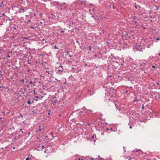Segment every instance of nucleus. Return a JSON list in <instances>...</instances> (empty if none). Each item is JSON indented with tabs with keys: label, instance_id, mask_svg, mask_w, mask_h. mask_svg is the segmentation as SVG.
Returning a JSON list of instances; mask_svg holds the SVG:
<instances>
[{
	"label": "nucleus",
	"instance_id": "412c9836",
	"mask_svg": "<svg viewBox=\"0 0 160 160\" xmlns=\"http://www.w3.org/2000/svg\"><path fill=\"white\" fill-rule=\"evenodd\" d=\"M51 135H52V137H53V132H51Z\"/></svg>",
	"mask_w": 160,
	"mask_h": 160
},
{
	"label": "nucleus",
	"instance_id": "e433bc0d",
	"mask_svg": "<svg viewBox=\"0 0 160 160\" xmlns=\"http://www.w3.org/2000/svg\"><path fill=\"white\" fill-rule=\"evenodd\" d=\"M100 159L101 160H103V159L102 158H100Z\"/></svg>",
	"mask_w": 160,
	"mask_h": 160
},
{
	"label": "nucleus",
	"instance_id": "79ce46f5",
	"mask_svg": "<svg viewBox=\"0 0 160 160\" xmlns=\"http://www.w3.org/2000/svg\"><path fill=\"white\" fill-rule=\"evenodd\" d=\"M20 130L22 132V133H23V132L22 131V129H20Z\"/></svg>",
	"mask_w": 160,
	"mask_h": 160
},
{
	"label": "nucleus",
	"instance_id": "a878e982",
	"mask_svg": "<svg viewBox=\"0 0 160 160\" xmlns=\"http://www.w3.org/2000/svg\"><path fill=\"white\" fill-rule=\"evenodd\" d=\"M42 148H43V149H44L45 148V147H44V146L43 145H42Z\"/></svg>",
	"mask_w": 160,
	"mask_h": 160
},
{
	"label": "nucleus",
	"instance_id": "cd10ccee",
	"mask_svg": "<svg viewBox=\"0 0 160 160\" xmlns=\"http://www.w3.org/2000/svg\"><path fill=\"white\" fill-rule=\"evenodd\" d=\"M0 7H4V6L3 5H0Z\"/></svg>",
	"mask_w": 160,
	"mask_h": 160
},
{
	"label": "nucleus",
	"instance_id": "c9c22d12",
	"mask_svg": "<svg viewBox=\"0 0 160 160\" xmlns=\"http://www.w3.org/2000/svg\"><path fill=\"white\" fill-rule=\"evenodd\" d=\"M134 22H135L136 23H138V22H137L136 21H135Z\"/></svg>",
	"mask_w": 160,
	"mask_h": 160
},
{
	"label": "nucleus",
	"instance_id": "37998d69",
	"mask_svg": "<svg viewBox=\"0 0 160 160\" xmlns=\"http://www.w3.org/2000/svg\"><path fill=\"white\" fill-rule=\"evenodd\" d=\"M3 2H3V1H2V2H1V4H2L3 3Z\"/></svg>",
	"mask_w": 160,
	"mask_h": 160
},
{
	"label": "nucleus",
	"instance_id": "ea45409f",
	"mask_svg": "<svg viewBox=\"0 0 160 160\" xmlns=\"http://www.w3.org/2000/svg\"><path fill=\"white\" fill-rule=\"evenodd\" d=\"M129 128H130V129H131V128H132V126H130L129 127Z\"/></svg>",
	"mask_w": 160,
	"mask_h": 160
},
{
	"label": "nucleus",
	"instance_id": "0eeeda50",
	"mask_svg": "<svg viewBox=\"0 0 160 160\" xmlns=\"http://www.w3.org/2000/svg\"><path fill=\"white\" fill-rule=\"evenodd\" d=\"M99 2L100 3H101L102 4H104L105 3V2L104 0H100Z\"/></svg>",
	"mask_w": 160,
	"mask_h": 160
},
{
	"label": "nucleus",
	"instance_id": "f8f14e48",
	"mask_svg": "<svg viewBox=\"0 0 160 160\" xmlns=\"http://www.w3.org/2000/svg\"><path fill=\"white\" fill-rule=\"evenodd\" d=\"M27 62H28V63L29 64H30L31 63V60H28Z\"/></svg>",
	"mask_w": 160,
	"mask_h": 160
},
{
	"label": "nucleus",
	"instance_id": "6e6d98bb",
	"mask_svg": "<svg viewBox=\"0 0 160 160\" xmlns=\"http://www.w3.org/2000/svg\"><path fill=\"white\" fill-rule=\"evenodd\" d=\"M141 69L142 70H144L143 68H142Z\"/></svg>",
	"mask_w": 160,
	"mask_h": 160
},
{
	"label": "nucleus",
	"instance_id": "6e6552de",
	"mask_svg": "<svg viewBox=\"0 0 160 160\" xmlns=\"http://www.w3.org/2000/svg\"><path fill=\"white\" fill-rule=\"evenodd\" d=\"M25 11L23 9L21 8L19 11V12L20 13L23 12Z\"/></svg>",
	"mask_w": 160,
	"mask_h": 160
},
{
	"label": "nucleus",
	"instance_id": "c756f323",
	"mask_svg": "<svg viewBox=\"0 0 160 160\" xmlns=\"http://www.w3.org/2000/svg\"><path fill=\"white\" fill-rule=\"evenodd\" d=\"M152 67L153 68H155V66H153V65L152 66Z\"/></svg>",
	"mask_w": 160,
	"mask_h": 160
},
{
	"label": "nucleus",
	"instance_id": "3c124183",
	"mask_svg": "<svg viewBox=\"0 0 160 160\" xmlns=\"http://www.w3.org/2000/svg\"><path fill=\"white\" fill-rule=\"evenodd\" d=\"M94 135H93L92 136V138H94Z\"/></svg>",
	"mask_w": 160,
	"mask_h": 160
},
{
	"label": "nucleus",
	"instance_id": "4468645a",
	"mask_svg": "<svg viewBox=\"0 0 160 160\" xmlns=\"http://www.w3.org/2000/svg\"><path fill=\"white\" fill-rule=\"evenodd\" d=\"M21 81L23 83L24 82V80L23 79H22L21 80Z\"/></svg>",
	"mask_w": 160,
	"mask_h": 160
},
{
	"label": "nucleus",
	"instance_id": "dca6fc26",
	"mask_svg": "<svg viewBox=\"0 0 160 160\" xmlns=\"http://www.w3.org/2000/svg\"><path fill=\"white\" fill-rule=\"evenodd\" d=\"M70 51L68 50H67L66 51V52L68 54L69 53Z\"/></svg>",
	"mask_w": 160,
	"mask_h": 160
},
{
	"label": "nucleus",
	"instance_id": "774afa93",
	"mask_svg": "<svg viewBox=\"0 0 160 160\" xmlns=\"http://www.w3.org/2000/svg\"><path fill=\"white\" fill-rule=\"evenodd\" d=\"M13 149H15V148L14 147V148H13Z\"/></svg>",
	"mask_w": 160,
	"mask_h": 160
},
{
	"label": "nucleus",
	"instance_id": "b1692460",
	"mask_svg": "<svg viewBox=\"0 0 160 160\" xmlns=\"http://www.w3.org/2000/svg\"><path fill=\"white\" fill-rule=\"evenodd\" d=\"M93 160V159L92 158H89V159H88L87 160Z\"/></svg>",
	"mask_w": 160,
	"mask_h": 160
},
{
	"label": "nucleus",
	"instance_id": "8fccbe9b",
	"mask_svg": "<svg viewBox=\"0 0 160 160\" xmlns=\"http://www.w3.org/2000/svg\"><path fill=\"white\" fill-rule=\"evenodd\" d=\"M28 82V80L27 79V80L26 81V82Z\"/></svg>",
	"mask_w": 160,
	"mask_h": 160
},
{
	"label": "nucleus",
	"instance_id": "f704fd0d",
	"mask_svg": "<svg viewBox=\"0 0 160 160\" xmlns=\"http://www.w3.org/2000/svg\"><path fill=\"white\" fill-rule=\"evenodd\" d=\"M20 115V116H21V117L22 118H23V116H22V114H21Z\"/></svg>",
	"mask_w": 160,
	"mask_h": 160
},
{
	"label": "nucleus",
	"instance_id": "5fc2aeb1",
	"mask_svg": "<svg viewBox=\"0 0 160 160\" xmlns=\"http://www.w3.org/2000/svg\"><path fill=\"white\" fill-rule=\"evenodd\" d=\"M13 29H16V28H13Z\"/></svg>",
	"mask_w": 160,
	"mask_h": 160
},
{
	"label": "nucleus",
	"instance_id": "a19ab883",
	"mask_svg": "<svg viewBox=\"0 0 160 160\" xmlns=\"http://www.w3.org/2000/svg\"><path fill=\"white\" fill-rule=\"evenodd\" d=\"M89 49H90V50H91V47H90V46H89Z\"/></svg>",
	"mask_w": 160,
	"mask_h": 160
},
{
	"label": "nucleus",
	"instance_id": "c03bdc74",
	"mask_svg": "<svg viewBox=\"0 0 160 160\" xmlns=\"http://www.w3.org/2000/svg\"><path fill=\"white\" fill-rule=\"evenodd\" d=\"M87 158H86L84 159V160H87Z\"/></svg>",
	"mask_w": 160,
	"mask_h": 160
},
{
	"label": "nucleus",
	"instance_id": "58836bf2",
	"mask_svg": "<svg viewBox=\"0 0 160 160\" xmlns=\"http://www.w3.org/2000/svg\"><path fill=\"white\" fill-rule=\"evenodd\" d=\"M7 57L8 58H10V56L9 55H8Z\"/></svg>",
	"mask_w": 160,
	"mask_h": 160
},
{
	"label": "nucleus",
	"instance_id": "473e14b6",
	"mask_svg": "<svg viewBox=\"0 0 160 160\" xmlns=\"http://www.w3.org/2000/svg\"><path fill=\"white\" fill-rule=\"evenodd\" d=\"M26 86L28 88H29V85H27Z\"/></svg>",
	"mask_w": 160,
	"mask_h": 160
},
{
	"label": "nucleus",
	"instance_id": "1a4fd4ad",
	"mask_svg": "<svg viewBox=\"0 0 160 160\" xmlns=\"http://www.w3.org/2000/svg\"><path fill=\"white\" fill-rule=\"evenodd\" d=\"M87 110H88L87 111L89 112L90 113H93V111L92 110H90V109H87Z\"/></svg>",
	"mask_w": 160,
	"mask_h": 160
},
{
	"label": "nucleus",
	"instance_id": "7c9ffc66",
	"mask_svg": "<svg viewBox=\"0 0 160 160\" xmlns=\"http://www.w3.org/2000/svg\"><path fill=\"white\" fill-rule=\"evenodd\" d=\"M2 113H3V115L5 114V112H2Z\"/></svg>",
	"mask_w": 160,
	"mask_h": 160
},
{
	"label": "nucleus",
	"instance_id": "f3484780",
	"mask_svg": "<svg viewBox=\"0 0 160 160\" xmlns=\"http://www.w3.org/2000/svg\"><path fill=\"white\" fill-rule=\"evenodd\" d=\"M29 83L30 84H34V82H32V81H31L29 82Z\"/></svg>",
	"mask_w": 160,
	"mask_h": 160
},
{
	"label": "nucleus",
	"instance_id": "aec40b11",
	"mask_svg": "<svg viewBox=\"0 0 160 160\" xmlns=\"http://www.w3.org/2000/svg\"><path fill=\"white\" fill-rule=\"evenodd\" d=\"M64 31H63V30H62V31H60V33H64Z\"/></svg>",
	"mask_w": 160,
	"mask_h": 160
},
{
	"label": "nucleus",
	"instance_id": "6ab92c4d",
	"mask_svg": "<svg viewBox=\"0 0 160 160\" xmlns=\"http://www.w3.org/2000/svg\"><path fill=\"white\" fill-rule=\"evenodd\" d=\"M156 40L158 41L160 40V38H157L156 39Z\"/></svg>",
	"mask_w": 160,
	"mask_h": 160
},
{
	"label": "nucleus",
	"instance_id": "2f4dec72",
	"mask_svg": "<svg viewBox=\"0 0 160 160\" xmlns=\"http://www.w3.org/2000/svg\"><path fill=\"white\" fill-rule=\"evenodd\" d=\"M115 104V105L116 106V108H118V107H117V105H116V104Z\"/></svg>",
	"mask_w": 160,
	"mask_h": 160
},
{
	"label": "nucleus",
	"instance_id": "69168bd1",
	"mask_svg": "<svg viewBox=\"0 0 160 160\" xmlns=\"http://www.w3.org/2000/svg\"><path fill=\"white\" fill-rule=\"evenodd\" d=\"M58 82H59V81H60V80H58Z\"/></svg>",
	"mask_w": 160,
	"mask_h": 160
},
{
	"label": "nucleus",
	"instance_id": "0e129e2a",
	"mask_svg": "<svg viewBox=\"0 0 160 160\" xmlns=\"http://www.w3.org/2000/svg\"><path fill=\"white\" fill-rule=\"evenodd\" d=\"M1 119H2V118H0V120Z\"/></svg>",
	"mask_w": 160,
	"mask_h": 160
},
{
	"label": "nucleus",
	"instance_id": "7ed1b4c3",
	"mask_svg": "<svg viewBox=\"0 0 160 160\" xmlns=\"http://www.w3.org/2000/svg\"><path fill=\"white\" fill-rule=\"evenodd\" d=\"M141 45H137L136 47V49L138 51H142V48H141Z\"/></svg>",
	"mask_w": 160,
	"mask_h": 160
},
{
	"label": "nucleus",
	"instance_id": "2eb2a0df",
	"mask_svg": "<svg viewBox=\"0 0 160 160\" xmlns=\"http://www.w3.org/2000/svg\"><path fill=\"white\" fill-rule=\"evenodd\" d=\"M23 38L24 39H28V40H29V38L28 37H23Z\"/></svg>",
	"mask_w": 160,
	"mask_h": 160
},
{
	"label": "nucleus",
	"instance_id": "c85d7f7f",
	"mask_svg": "<svg viewBox=\"0 0 160 160\" xmlns=\"http://www.w3.org/2000/svg\"><path fill=\"white\" fill-rule=\"evenodd\" d=\"M135 18H136V17H134L133 18V20H134L135 19Z\"/></svg>",
	"mask_w": 160,
	"mask_h": 160
},
{
	"label": "nucleus",
	"instance_id": "f03ea898",
	"mask_svg": "<svg viewBox=\"0 0 160 160\" xmlns=\"http://www.w3.org/2000/svg\"><path fill=\"white\" fill-rule=\"evenodd\" d=\"M62 65H61L58 67L59 69L56 72L57 74H61V72L62 71V69H63V68H62Z\"/></svg>",
	"mask_w": 160,
	"mask_h": 160
},
{
	"label": "nucleus",
	"instance_id": "a18cd8bd",
	"mask_svg": "<svg viewBox=\"0 0 160 160\" xmlns=\"http://www.w3.org/2000/svg\"><path fill=\"white\" fill-rule=\"evenodd\" d=\"M28 135H30V132H28Z\"/></svg>",
	"mask_w": 160,
	"mask_h": 160
},
{
	"label": "nucleus",
	"instance_id": "393cba45",
	"mask_svg": "<svg viewBox=\"0 0 160 160\" xmlns=\"http://www.w3.org/2000/svg\"><path fill=\"white\" fill-rule=\"evenodd\" d=\"M2 88V90L3 89H4V88L3 87V86H0V88Z\"/></svg>",
	"mask_w": 160,
	"mask_h": 160
},
{
	"label": "nucleus",
	"instance_id": "4d7b16f0",
	"mask_svg": "<svg viewBox=\"0 0 160 160\" xmlns=\"http://www.w3.org/2000/svg\"><path fill=\"white\" fill-rule=\"evenodd\" d=\"M44 152L45 153H46V150H45L44 151Z\"/></svg>",
	"mask_w": 160,
	"mask_h": 160
},
{
	"label": "nucleus",
	"instance_id": "13d9d810",
	"mask_svg": "<svg viewBox=\"0 0 160 160\" xmlns=\"http://www.w3.org/2000/svg\"><path fill=\"white\" fill-rule=\"evenodd\" d=\"M120 109H120V108H119V109H118V110H120Z\"/></svg>",
	"mask_w": 160,
	"mask_h": 160
},
{
	"label": "nucleus",
	"instance_id": "680f3d73",
	"mask_svg": "<svg viewBox=\"0 0 160 160\" xmlns=\"http://www.w3.org/2000/svg\"><path fill=\"white\" fill-rule=\"evenodd\" d=\"M121 65H122V66H123V64H121Z\"/></svg>",
	"mask_w": 160,
	"mask_h": 160
},
{
	"label": "nucleus",
	"instance_id": "4be33fe9",
	"mask_svg": "<svg viewBox=\"0 0 160 160\" xmlns=\"http://www.w3.org/2000/svg\"><path fill=\"white\" fill-rule=\"evenodd\" d=\"M25 159H26V160H30V158H26Z\"/></svg>",
	"mask_w": 160,
	"mask_h": 160
},
{
	"label": "nucleus",
	"instance_id": "9d476101",
	"mask_svg": "<svg viewBox=\"0 0 160 160\" xmlns=\"http://www.w3.org/2000/svg\"><path fill=\"white\" fill-rule=\"evenodd\" d=\"M46 72H48L49 74H50V75H51V76H50V77H51L52 76V74L51 73H50V72H49V71H46Z\"/></svg>",
	"mask_w": 160,
	"mask_h": 160
},
{
	"label": "nucleus",
	"instance_id": "864d4df0",
	"mask_svg": "<svg viewBox=\"0 0 160 160\" xmlns=\"http://www.w3.org/2000/svg\"><path fill=\"white\" fill-rule=\"evenodd\" d=\"M69 56L70 57H72V56L70 55H69Z\"/></svg>",
	"mask_w": 160,
	"mask_h": 160
},
{
	"label": "nucleus",
	"instance_id": "4c0bfd02",
	"mask_svg": "<svg viewBox=\"0 0 160 160\" xmlns=\"http://www.w3.org/2000/svg\"><path fill=\"white\" fill-rule=\"evenodd\" d=\"M144 108V105H142V109H143Z\"/></svg>",
	"mask_w": 160,
	"mask_h": 160
},
{
	"label": "nucleus",
	"instance_id": "49530a36",
	"mask_svg": "<svg viewBox=\"0 0 160 160\" xmlns=\"http://www.w3.org/2000/svg\"><path fill=\"white\" fill-rule=\"evenodd\" d=\"M78 160H82V159H81L80 158H79Z\"/></svg>",
	"mask_w": 160,
	"mask_h": 160
},
{
	"label": "nucleus",
	"instance_id": "e2e57ef3",
	"mask_svg": "<svg viewBox=\"0 0 160 160\" xmlns=\"http://www.w3.org/2000/svg\"><path fill=\"white\" fill-rule=\"evenodd\" d=\"M112 103H113V104H114V102H112Z\"/></svg>",
	"mask_w": 160,
	"mask_h": 160
},
{
	"label": "nucleus",
	"instance_id": "ddd939ff",
	"mask_svg": "<svg viewBox=\"0 0 160 160\" xmlns=\"http://www.w3.org/2000/svg\"><path fill=\"white\" fill-rule=\"evenodd\" d=\"M129 59H130L129 62H132L133 61V59H132L131 58H130Z\"/></svg>",
	"mask_w": 160,
	"mask_h": 160
},
{
	"label": "nucleus",
	"instance_id": "bf43d9fd",
	"mask_svg": "<svg viewBox=\"0 0 160 160\" xmlns=\"http://www.w3.org/2000/svg\"><path fill=\"white\" fill-rule=\"evenodd\" d=\"M158 55L159 56H160V53H159V54H158Z\"/></svg>",
	"mask_w": 160,
	"mask_h": 160
},
{
	"label": "nucleus",
	"instance_id": "72a5a7b5",
	"mask_svg": "<svg viewBox=\"0 0 160 160\" xmlns=\"http://www.w3.org/2000/svg\"><path fill=\"white\" fill-rule=\"evenodd\" d=\"M39 131H40L41 130V129L40 128V127L39 126V130H38Z\"/></svg>",
	"mask_w": 160,
	"mask_h": 160
},
{
	"label": "nucleus",
	"instance_id": "a211bd4d",
	"mask_svg": "<svg viewBox=\"0 0 160 160\" xmlns=\"http://www.w3.org/2000/svg\"><path fill=\"white\" fill-rule=\"evenodd\" d=\"M36 28V27H33V26H31V27H30V28H32V29H34V28Z\"/></svg>",
	"mask_w": 160,
	"mask_h": 160
},
{
	"label": "nucleus",
	"instance_id": "09e8293b",
	"mask_svg": "<svg viewBox=\"0 0 160 160\" xmlns=\"http://www.w3.org/2000/svg\"><path fill=\"white\" fill-rule=\"evenodd\" d=\"M98 158H99L100 157V156L99 155H98Z\"/></svg>",
	"mask_w": 160,
	"mask_h": 160
},
{
	"label": "nucleus",
	"instance_id": "052dcab7",
	"mask_svg": "<svg viewBox=\"0 0 160 160\" xmlns=\"http://www.w3.org/2000/svg\"><path fill=\"white\" fill-rule=\"evenodd\" d=\"M50 113H49H49H48V115H50Z\"/></svg>",
	"mask_w": 160,
	"mask_h": 160
},
{
	"label": "nucleus",
	"instance_id": "20e7f679",
	"mask_svg": "<svg viewBox=\"0 0 160 160\" xmlns=\"http://www.w3.org/2000/svg\"><path fill=\"white\" fill-rule=\"evenodd\" d=\"M52 102L53 105L55 104L57 101V100L56 98V97L53 98L51 100Z\"/></svg>",
	"mask_w": 160,
	"mask_h": 160
},
{
	"label": "nucleus",
	"instance_id": "de8ad7c7",
	"mask_svg": "<svg viewBox=\"0 0 160 160\" xmlns=\"http://www.w3.org/2000/svg\"><path fill=\"white\" fill-rule=\"evenodd\" d=\"M28 56V55H25V57H27Z\"/></svg>",
	"mask_w": 160,
	"mask_h": 160
},
{
	"label": "nucleus",
	"instance_id": "bb28decb",
	"mask_svg": "<svg viewBox=\"0 0 160 160\" xmlns=\"http://www.w3.org/2000/svg\"><path fill=\"white\" fill-rule=\"evenodd\" d=\"M23 90H24V91H26V88H24L23 89Z\"/></svg>",
	"mask_w": 160,
	"mask_h": 160
},
{
	"label": "nucleus",
	"instance_id": "338daca9",
	"mask_svg": "<svg viewBox=\"0 0 160 160\" xmlns=\"http://www.w3.org/2000/svg\"><path fill=\"white\" fill-rule=\"evenodd\" d=\"M58 82H59V81H60V80H58Z\"/></svg>",
	"mask_w": 160,
	"mask_h": 160
},
{
	"label": "nucleus",
	"instance_id": "5701e85b",
	"mask_svg": "<svg viewBox=\"0 0 160 160\" xmlns=\"http://www.w3.org/2000/svg\"><path fill=\"white\" fill-rule=\"evenodd\" d=\"M54 48L55 49H58V48H57V47L56 46V45H55L54 46Z\"/></svg>",
	"mask_w": 160,
	"mask_h": 160
},
{
	"label": "nucleus",
	"instance_id": "39448f33",
	"mask_svg": "<svg viewBox=\"0 0 160 160\" xmlns=\"http://www.w3.org/2000/svg\"><path fill=\"white\" fill-rule=\"evenodd\" d=\"M93 93V92H92L91 93V90H88V95H89L90 96H91L92 95Z\"/></svg>",
	"mask_w": 160,
	"mask_h": 160
},
{
	"label": "nucleus",
	"instance_id": "9b49d317",
	"mask_svg": "<svg viewBox=\"0 0 160 160\" xmlns=\"http://www.w3.org/2000/svg\"><path fill=\"white\" fill-rule=\"evenodd\" d=\"M27 103L29 105L31 104V102L29 99H28V100Z\"/></svg>",
	"mask_w": 160,
	"mask_h": 160
},
{
	"label": "nucleus",
	"instance_id": "f257e3e1",
	"mask_svg": "<svg viewBox=\"0 0 160 160\" xmlns=\"http://www.w3.org/2000/svg\"><path fill=\"white\" fill-rule=\"evenodd\" d=\"M82 111H81L79 113V114H81L82 113H83V114L84 115L85 114H86V113L87 112L88 110H87V109H86L85 107H83L82 109Z\"/></svg>",
	"mask_w": 160,
	"mask_h": 160
},
{
	"label": "nucleus",
	"instance_id": "423d86ee",
	"mask_svg": "<svg viewBox=\"0 0 160 160\" xmlns=\"http://www.w3.org/2000/svg\"><path fill=\"white\" fill-rule=\"evenodd\" d=\"M149 43H150L149 45L148 44V45L147 46V47L148 48H150L151 46L153 44V43L151 42H150Z\"/></svg>",
	"mask_w": 160,
	"mask_h": 160
},
{
	"label": "nucleus",
	"instance_id": "603ef678",
	"mask_svg": "<svg viewBox=\"0 0 160 160\" xmlns=\"http://www.w3.org/2000/svg\"><path fill=\"white\" fill-rule=\"evenodd\" d=\"M112 8H113V9H114L115 8V7H114V6H113Z\"/></svg>",
	"mask_w": 160,
	"mask_h": 160
}]
</instances>
